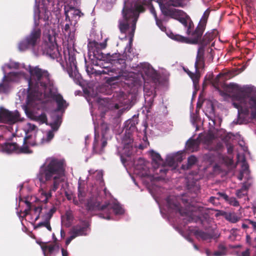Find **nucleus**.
Instances as JSON below:
<instances>
[{"mask_svg":"<svg viewBox=\"0 0 256 256\" xmlns=\"http://www.w3.org/2000/svg\"><path fill=\"white\" fill-rule=\"evenodd\" d=\"M8 66L10 69L15 70L10 72L8 75L10 80L19 82L25 80L28 83V89H21L18 92L20 101L26 100V106H24V110L27 116L41 124L46 122L47 120L46 114L36 112L35 109L38 110L40 108L42 92L49 81L48 71L40 68L38 66H26L11 60Z\"/></svg>","mask_w":256,"mask_h":256,"instance_id":"obj_1","label":"nucleus"},{"mask_svg":"<svg viewBox=\"0 0 256 256\" xmlns=\"http://www.w3.org/2000/svg\"><path fill=\"white\" fill-rule=\"evenodd\" d=\"M65 162L54 156L46 158L40 167L36 179L40 183L38 200L46 202L52 192L58 188L65 172Z\"/></svg>","mask_w":256,"mask_h":256,"instance_id":"obj_2","label":"nucleus"},{"mask_svg":"<svg viewBox=\"0 0 256 256\" xmlns=\"http://www.w3.org/2000/svg\"><path fill=\"white\" fill-rule=\"evenodd\" d=\"M146 4L145 0H132L130 2H124L122 10V18L119 20V28L124 36H120L122 40L128 39L124 50L126 57L131 60L134 57L132 54V46L136 22L140 12L144 10V6Z\"/></svg>","mask_w":256,"mask_h":256,"instance_id":"obj_3","label":"nucleus"},{"mask_svg":"<svg viewBox=\"0 0 256 256\" xmlns=\"http://www.w3.org/2000/svg\"><path fill=\"white\" fill-rule=\"evenodd\" d=\"M149 152L152 158V165L155 172L158 174V171L160 176H156L152 175L150 172L147 164L146 162L144 159L142 158H138L137 163L135 164L134 172L136 174L143 178V182L148 187L149 192L158 204L160 211L162 212L161 204L156 196L155 192L156 190L159 189V188L155 186L154 182L160 179L161 177L164 176V175L166 174L168 169L164 168L163 166V160L158 153L153 150H150Z\"/></svg>","mask_w":256,"mask_h":256,"instance_id":"obj_4","label":"nucleus"},{"mask_svg":"<svg viewBox=\"0 0 256 256\" xmlns=\"http://www.w3.org/2000/svg\"><path fill=\"white\" fill-rule=\"evenodd\" d=\"M86 197V191L81 186V180L80 178L78 198L76 197L73 198V202L74 204L82 208L84 207L88 210H100L102 212L99 214L100 217L108 220H114V216H120L124 214V209L116 201L101 205L97 198H92L88 200Z\"/></svg>","mask_w":256,"mask_h":256,"instance_id":"obj_5","label":"nucleus"},{"mask_svg":"<svg viewBox=\"0 0 256 256\" xmlns=\"http://www.w3.org/2000/svg\"><path fill=\"white\" fill-rule=\"evenodd\" d=\"M137 124L138 120L136 118L129 119L124 122L125 134L122 138L121 146L117 148V152L124 166H126V161L136 152L138 147L134 143L132 137V132L135 130Z\"/></svg>","mask_w":256,"mask_h":256,"instance_id":"obj_6","label":"nucleus"},{"mask_svg":"<svg viewBox=\"0 0 256 256\" xmlns=\"http://www.w3.org/2000/svg\"><path fill=\"white\" fill-rule=\"evenodd\" d=\"M166 208L168 211L174 212L179 213L180 215L185 216L184 220L188 222L196 221V220L194 209L186 198V195L182 196V198L178 196H170L166 200Z\"/></svg>","mask_w":256,"mask_h":256,"instance_id":"obj_7","label":"nucleus"},{"mask_svg":"<svg viewBox=\"0 0 256 256\" xmlns=\"http://www.w3.org/2000/svg\"><path fill=\"white\" fill-rule=\"evenodd\" d=\"M65 19L62 23L63 32L68 37L70 46H74L78 21L82 14L80 11L68 5L64 6Z\"/></svg>","mask_w":256,"mask_h":256,"instance_id":"obj_8","label":"nucleus"},{"mask_svg":"<svg viewBox=\"0 0 256 256\" xmlns=\"http://www.w3.org/2000/svg\"><path fill=\"white\" fill-rule=\"evenodd\" d=\"M20 120V118L17 110L10 112L2 108H0V122L5 123L6 126H0V130L4 134H0V141L8 140L10 136L18 135V126L16 122Z\"/></svg>","mask_w":256,"mask_h":256,"instance_id":"obj_9","label":"nucleus"},{"mask_svg":"<svg viewBox=\"0 0 256 256\" xmlns=\"http://www.w3.org/2000/svg\"><path fill=\"white\" fill-rule=\"evenodd\" d=\"M106 47L104 42H98L96 40H88V54L92 60L96 59L100 62L104 61L114 64H124V60L120 58V54L117 53L104 54L102 50Z\"/></svg>","mask_w":256,"mask_h":256,"instance_id":"obj_10","label":"nucleus"},{"mask_svg":"<svg viewBox=\"0 0 256 256\" xmlns=\"http://www.w3.org/2000/svg\"><path fill=\"white\" fill-rule=\"evenodd\" d=\"M54 100L56 104V111L52 113V117L54 120H56V116H55L56 111L64 112L68 104L63 98L61 94L58 93L56 87L54 84L53 82L50 80L48 84L46 86L42 92V103L40 104V108L43 107L44 104L48 102Z\"/></svg>","mask_w":256,"mask_h":256,"instance_id":"obj_11","label":"nucleus"},{"mask_svg":"<svg viewBox=\"0 0 256 256\" xmlns=\"http://www.w3.org/2000/svg\"><path fill=\"white\" fill-rule=\"evenodd\" d=\"M142 76L144 80V92L145 100L148 96L152 94L158 81V72L148 62L140 64V66Z\"/></svg>","mask_w":256,"mask_h":256,"instance_id":"obj_12","label":"nucleus"},{"mask_svg":"<svg viewBox=\"0 0 256 256\" xmlns=\"http://www.w3.org/2000/svg\"><path fill=\"white\" fill-rule=\"evenodd\" d=\"M92 120L94 124V138L93 142V152L97 154H101L103 152L104 148L107 144L106 140L111 138L112 134L110 130L108 128L107 124L102 122L100 125V128L102 130V138L100 140L98 134H96V128L94 121V118L93 114H92Z\"/></svg>","mask_w":256,"mask_h":256,"instance_id":"obj_13","label":"nucleus"},{"mask_svg":"<svg viewBox=\"0 0 256 256\" xmlns=\"http://www.w3.org/2000/svg\"><path fill=\"white\" fill-rule=\"evenodd\" d=\"M56 212V208L54 206L48 207H35L32 211L34 221L37 220L41 216L43 221L39 222L37 227H46L49 231L52 230L50 220L53 214Z\"/></svg>","mask_w":256,"mask_h":256,"instance_id":"obj_14","label":"nucleus"},{"mask_svg":"<svg viewBox=\"0 0 256 256\" xmlns=\"http://www.w3.org/2000/svg\"><path fill=\"white\" fill-rule=\"evenodd\" d=\"M64 58L66 64V70L71 78L74 82L79 81L80 75L76 66V62L74 52L71 50L67 49L64 51Z\"/></svg>","mask_w":256,"mask_h":256,"instance_id":"obj_15","label":"nucleus"},{"mask_svg":"<svg viewBox=\"0 0 256 256\" xmlns=\"http://www.w3.org/2000/svg\"><path fill=\"white\" fill-rule=\"evenodd\" d=\"M227 92H220L226 100H232V104L238 109V118H240V88L237 84L230 83L226 87Z\"/></svg>","mask_w":256,"mask_h":256,"instance_id":"obj_16","label":"nucleus"},{"mask_svg":"<svg viewBox=\"0 0 256 256\" xmlns=\"http://www.w3.org/2000/svg\"><path fill=\"white\" fill-rule=\"evenodd\" d=\"M122 66L121 68H114L110 66H104L100 70H96L93 68L86 66V71L88 75L94 74L95 75L108 74L110 77L109 79L111 81L117 80L123 74Z\"/></svg>","mask_w":256,"mask_h":256,"instance_id":"obj_17","label":"nucleus"},{"mask_svg":"<svg viewBox=\"0 0 256 256\" xmlns=\"http://www.w3.org/2000/svg\"><path fill=\"white\" fill-rule=\"evenodd\" d=\"M23 130L25 136L23 138V144L28 146L30 148L38 145L36 134L38 131L37 127L34 124L27 122L23 126Z\"/></svg>","mask_w":256,"mask_h":256,"instance_id":"obj_18","label":"nucleus"},{"mask_svg":"<svg viewBox=\"0 0 256 256\" xmlns=\"http://www.w3.org/2000/svg\"><path fill=\"white\" fill-rule=\"evenodd\" d=\"M89 232V224L88 221L80 222V224L72 227L70 232V236L66 241V245L77 236H86Z\"/></svg>","mask_w":256,"mask_h":256,"instance_id":"obj_19","label":"nucleus"},{"mask_svg":"<svg viewBox=\"0 0 256 256\" xmlns=\"http://www.w3.org/2000/svg\"><path fill=\"white\" fill-rule=\"evenodd\" d=\"M2 150L3 152L7 154L12 152L18 154H31L32 152L28 146H26V144H23L22 146L20 147L16 142L5 143L2 146Z\"/></svg>","mask_w":256,"mask_h":256,"instance_id":"obj_20","label":"nucleus"},{"mask_svg":"<svg viewBox=\"0 0 256 256\" xmlns=\"http://www.w3.org/2000/svg\"><path fill=\"white\" fill-rule=\"evenodd\" d=\"M204 52V50L203 46H200L198 50L197 56L194 64L195 73L191 72L190 71L187 72L194 83H196L200 78L199 74L197 72L198 68L202 67L204 64L203 58Z\"/></svg>","mask_w":256,"mask_h":256,"instance_id":"obj_21","label":"nucleus"},{"mask_svg":"<svg viewBox=\"0 0 256 256\" xmlns=\"http://www.w3.org/2000/svg\"><path fill=\"white\" fill-rule=\"evenodd\" d=\"M60 116H56V120H54V123L52 124V130L46 132V134L40 139V142H38V144L48 143L53 138L54 132L58 130L60 125Z\"/></svg>","mask_w":256,"mask_h":256,"instance_id":"obj_22","label":"nucleus"},{"mask_svg":"<svg viewBox=\"0 0 256 256\" xmlns=\"http://www.w3.org/2000/svg\"><path fill=\"white\" fill-rule=\"evenodd\" d=\"M10 63V62L8 64H5L2 68L4 73V76L2 78V82L0 83V94H7L10 90V86L9 84V82H12L8 78V75L10 72L6 74V69L8 68L10 70L8 66ZM11 70H14L12 72L15 70L14 68H12Z\"/></svg>","mask_w":256,"mask_h":256,"instance_id":"obj_23","label":"nucleus"},{"mask_svg":"<svg viewBox=\"0 0 256 256\" xmlns=\"http://www.w3.org/2000/svg\"><path fill=\"white\" fill-rule=\"evenodd\" d=\"M115 101L114 108L118 109L122 106H125L129 103L130 100L126 94L122 92H116L114 95Z\"/></svg>","mask_w":256,"mask_h":256,"instance_id":"obj_24","label":"nucleus"},{"mask_svg":"<svg viewBox=\"0 0 256 256\" xmlns=\"http://www.w3.org/2000/svg\"><path fill=\"white\" fill-rule=\"evenodd\" d=\"M244 151V158H241V170H242V174L241 173V180L242 177L247 178L249 174L248 166L246 162V158L250 156V153L246 146H242L241 145V152Z\"/></svg>","mask_w":256,"mask_h":256,"instance_id":"obj_25","label":"nucleus"},{"mask_svg":"<svg viewBox=\"0 0 256 256\" xmlns=\"http://www.w3.org/2000/svg\"><path fill=\"white\" fill-rule=\"evenodd\" d=\"M176 160L178 162H181L182 160V156L177 154H168L166 157V162H164L163 166L164 168L168 169L166 167L167 166L170 167L174 166Z\"/></svg>","mask_w":256,"mask_h":256,"instance_id":"obj_26","label":"nucleus"},{"mask_svg":"<svg viewBox=\"0 0 256 256\" xmlns=\"http://www.w3.org/2000/svg\"><path fill=\"white\" fill-rule=\"evenodd\" d=\"M237 74L238 73L235 74L232 72H228L225 73L220 74H218L215 78L214 82V84L215 87L217 88L219 84L222 83L228 79H230Z\"/></svg>","mask_w":256,"mask_h":256,"instance_id":"obj_27","label":"nucleus"},{"mask_svg":"<svg viewBox=\"0 0 256 256\" xmlns=\"http://www.w3.org/2000/svg\"><path fill=\"white\" fill-rule=\"evenodd\" d=\"M88 176H87V179L88 180L90 179H94L100 184L102 182L103 174L102 170H90L88 171Z\"/></svg>","mask_w":256,"mask_h":256,"instance_id":"obj_28","label":"nucleus"},{"mask_svg":"<svg viewBox=\"0 0 256 256\" xmlns=\"http://www.w3.org/2000/svg\"><path fill=\"white\" fill-rule=\"evenodd\" d=\"M194 234L198 239H201L204 240L210 241L212 238L210 234L202 230L196 231Z\"/></svg>","mask_w":256,"mask_h":256,"instance_id":"obj_29","label":"nucleus"},{"mask_svg":"<svg viewBox=\"0 0 256 256\" xmlns=\"http://www.w3.org/2000/svg\"><path fill=\"white\" fill-rule=\"evenodd\" d=\"M59 247L56 244H50L46 247L42 248L43 253L44 255L46 252H48L50 254H55L58 252Z\"/></svg>","mask_w":256,"mask_h":256,"instance_id":"obj_30","label":"nucleus"},{"mask_svg":"<svg viewBox=\"0 0 256 256\" xmlns=\"http://www.w3.org/2000/svg\"><path fill=\"white\" fill-rule=\"evenodd\" d=\"M198 146V142L194 140L190 139L186 144V148L191 152L197 150Z\"/></svg>","mask_w":256,"mask_h":256,"instance_id":"obj_31","label":"nucleus"},{"mask_svg":"<svg viewBox=\"0 0 256 256\" xmlns=\"http://www.w3.org/2000/svg\"><path fill=\"white\" fill-rule=\"evenodd\" d=\"M252 111V116L256 120V94L254 96L252 97L250 101Z\"/></svg>","mask_w":256,"mask_h":256,"instance_id":"obj_32","label":"nucleus"},{"mask_svg":"<svg viewBox=\"0 0 256 256\" xmlns=\"http://www.w3.org/2000/svg\"><path fill=\"white\" fill-rule=\"evenodd\" d=\"M102 2V6L104 10H108L112 8L116 0H99Z\"/></svg>","mask_w":256,"mask_h":256,"instance_id":"obj_33","label":"nucleus"},{"mask_svg":"<svg viewBox=\"0 0 256 256\" xmlns=\"http://www.w3.org/2000/svg\"><path fill=\"white\" fill-rule=\"evenodd\" d=\"M226 254V248L222 244H220L218 246V250L215 252L213 256H224Z\"/></svg>","mask_w":256,"mask_h":256,"instance_id":"obj_34","label":"nucleus"},{"mask_svg":"<svg viewBox=\"0 0 256 256\" xmlns=\"http://www.w3.org/2000/svg\"><path fill=\"white\" fill-rule=\"evenodd\" d=\"M28 198H26L25 200H23L22 198L20 199V202H24V203L26 205V208L24 210V216H26L27 215H28L29 214V213L30 212L31 208H32V203L28 200Z\"/></svg>","mask_w":256,"mask_h":256,"instance_id":"obj_35","label":"nucleus"},{"mask_svg":"<svg viewBox=\"0 0 256 256\" xmlns=\"http://www.w3.org/2000/svg\"><path fill=\"white\" fill-rule=\"evenodd\" d=\"M242 226L244 228H252L254 230H256V222L250 220H247L245 223L242 224Z\"/></svg>","mask_w":256,"mask_h":256,"instance_id":"obj_36","label":"nucleus"},{"mask_svg":"<svg viewBox=\"0 0 256 256\" xmlns=\"http://www.w3.org/2000/svg\"><path fill=\"white\" fill-rule=\"evenodd\" d=\"M225 218L232 222H236L238 220V218L234 213H225Z\"/></svg>","mask_w":256,"mask_h":256,"instance_id":"obj_37","label":"nucleus"},{"mask_svg":"<svg viewBox=\"0 0 256 256\" xmlns=\"http://www.w3.org/2000/svg\"><path fill=\"white\" fill-rule=\"evenodd\" d=\"M238 234L239 230L238 229H232L230 232V239L232 241L236 240L237 237L239 236Z\"/></svg>","mask_w":256,"mask_h":256,"instance_id":"obj_38","label":"nucleus"},{"mask_svg":"<svg viewBox=\"0 0 256 256\" xmlns=\"http://www.w3.org/2000/svg\"><path fill=\"white\" fill-rule=\"evenodd\" d=\"M197 159L194 156H191L188 159V168H189L196 162Z\"/></svg>","mask_w":256,"mask_h":256,"instance_id":"obj_39","label":"nucleus"},{"mask_svg":"<svg viewBox=\"0 0 256 256\" xmlns=\"http://www.w3.org/2000/svg\"><path fill=\"white\" fill-rule=\"evenodd\" d=\"M229 204L233 206H238L239 205V202L234 198L231 197L228 198V200L226 201Z\"/></svg>","mask_w":256,"mask_h":256,"instance_id":"obj_40","label":"nucleus"},{"mask_svg":"<svg viewBox=\"0 0 256 256\" xmlns=\"http://www.w3.org/2000/svg\"><path fill=\"white\" fill-rule=\"evenodd\" d=\"M240 247V244H236V245H230L229 246V248H232V249H238V250H234L232 252V253L234 255H236V256H240V254H239V248Z\"/></svg>","mask_w":256,"mask_h":256,"instance_id":"obj_41","label":"nucleus"},{"mask_svg":"<svg viewBox=\"0 0 256 256\" xmlns=\"http://www.w3.org/2000/svg\"><path fill=\"white\" fill-rule=\"evenodd\" d=\"M143 141V144H140L138 146V147L140 149L143 150L144 148H146L149 145V142L148 141L146 137L144 138Z\"/></svg>","mask_w":256,"mask_h":256,"instance_id":"obj_42","label":"nucleus"},{"mask_svg":"<svg viewBox=\"0 0 256 256\" xmlns=\"http://www.w3.org/2000/svg\"><path fill=\"white\" fill-rule=\"evenodd\" d=\"M156 24L158 26V27L160 28V29L161 30L162 32H166V27L164 25L162 22L160 20H158V19L156 20Z\"/></svg>","mask_w":256,"mask_h":256,"instance_id":"obj_43","label":"nucleus"},{"mask_svg":"<svg viewBox=\"0 0 256 256\" xmlns=\"http://www.w3.org/2000/svg\"><path fill=\"white\" fill-rule=\"evenodd\" d=\"M206 116H207L208 118V119L209 124L212 127L214 126L215 124L214 120L212 116H208L207 114H206Z\"/></svg>","mask_w":256,"mask_h":256,"instance_id":"obj_44","label":"nucleus"},{"mask_svg":"<svg viewBox=\"0 0 256 256\" xmlns=\"http://www.w3.org/2000/svg\"><path fill=\"white\" fill-rule=\"evenodd\" d=\"M252 91V88L251 87L248 88H241V94L244 92H246V93H250Z\"/></svg>","mask_w":256,"mask_h":256,"instance_id":"obj_45","label":"nucleus"},{"mask_svg":"<svg viewBox=\"0 0 256 256\" xmlns=\"http://www.w3.org/2000/svg\"><path fill=\"white\" fill-rule=\"evenodd\" d=\"M218 196H220V197L222 198H224L226 201L227 200H228V198H229L228 196H227L225 193L224 192H218Z\"/></svg>","mask_w":256,"mask_h":256,"instance_id":"obj_46","label":"nucleus"},{"mask_svg":"<svg viewBox=\"0 0 256 256\" xmlns=\"http://www.w3.org/2000/svg\"><path fill=\"white\" fill-rule=\"evenodd\" d=\"M150 12L152 13V14L154 16L155 20H158L156 12L153 6L150 8Z\"/></svg>","mask_w":256,"mask_h":256,"instance_id":"obj_47","label":"nucleus"},{"mask_svg":"<svg viewBox=\"0 0 256 256\" xmlns=\"http://www.w3.org/2000/svg\"><path fill=\"white\" fill-rule=\"evenodd\" d=\"M172 38L180 42L184 41V38L180 36H176L174 38Z\"/></svg>","mask_w":256,"mask_h":256,"instance_id":"obj_48","label":"nucleus"},{"mask_svg":"<svg viewBox=\"0 0 256 256\" xmlns=\"http://www.w3.org/2000/svg\"><path fill=\"white\" fill-rule=\"evenodd\" d=\"M218 200L216 197H214V196H211L210 198V200H209V202L211 203H212V204H214L215 203H214V200Z\"/></svg>","mask_w":256,"mask_h":256,"instance_id":"obj_49","label":"nucleus"},{"mask_svg":"<svg viewBox=\"0 0 256 256\" xmlns=\"http://www.w3.org/2000/svg\"><path fill=\"white\" fill-rule=\"evenodd\" d=\"M62 256H68V252L66 250H64V248L62 249Z\"/></svg>","mask_w":256,"mask_h":256,"instance_id":"obj_50","label":"nucleus"},{"mask_svg":"<svg viewBox=\"0 0 256 256\" xmlns=\"http://www.w3.org/2000/svg\"><path fill=\"white\" fill-rule=\"evenodd\" d=\"M241 256H249V250H247L243 252Z\"/></svg>","mask_w":256,"mask_h":256,"instance_id":"obj_51","label":"nucleus"},{"mask_svg":"<svg viewBox=\"0 0 256 256\" xmlns=\"http://www.w3.org/2000/svg\"><path fill=\"white\" fill-rule=\"evenodd\" d=\"M250 186V184H244L243 186H242V188H244V190H246L248 188V187Z\"/></svg>","mask_w":256,"mask_h":256,"instance_id":"obj_52","label":"nucleus"},{"mask_svg":"<svg viewBox=\"0 0 256 256\" xmlns=\"http://www.w3.org/2000/svg\"><path fill=\"white\" fill-rule=\"evenodd\" d=\"M66 198H67L68 200H71L72 197V196H70V194H68L67 192H66Z\"/></svg>","mask_w":256,"mask_h":256,"instance_id":"obj_53","label":"nucleus"},{"mask_svg":"<svg viewBox=\"0 0 256 256\" xmlns=\"http://www.w3.org/2000/svg\"><path fill=\"white\" fill-rule=\"evenodd\" d=\"M89 138V136H86L85 138V140H86V144H87V141L88 140Z\"/></svg>","mask_w":256,"mask_h":256,"instance_id":"obj_54","label":"nucleus"},{"mask_svg":"<svg viewBox=\"0 0 256 256\" xmlns=\"http://www.w3.org/2000/svg\"><path fill=\"white\" fill-rule=\"evenodd\" d=\"M210 106H211V109H210V112H212V114H213V112H214L213 106H212V104H210Z\"/></svg>","mask_w":256,"mask_h":256,"instance_id":"obj_55","label":"nucleus"},{"mask_svg":"<svg viewBox=\"0 0 256 256\" xmlns=\"http://www.w3.org/2000/svg\"><path fill=\"white\" fill-rule=\"evenodd\" d=\"M186 240H187L188 241H189V242H192V240L191 238H190L189 237H186Z\"/></svg>","mask_w":256,"mask_h":256,"instance_id":"obj_56","label":"nucleus"},{"mask_svg":"<svg viewBox=\"0 0 256 256\" xmlns=\"http://www.w3.org/2000/svg\"><path fill=\"white\" fill-rule=\"evenodd\" d=\"M249 238H250V236H246V240H247L248 242H249Z\"/></svg>","mask_w":256,"mask_h":256,"instance_id":"obj_57","label":"nucleus"},{"mask_svg":"<svg viewBox=\"0 0 256 256\" xmlns=\"http://www.w3.org/2000/svg\"><path fill=\"white\" fill-rule=\"evenodd\" d=\"M194 246L196 250H198V248L196 244H194Z\"/></svg>","mask_w":256,"mask_h":256,"instance_id":"obj_58","label":"nucleus"},{"mask_svg":"<svg viewBox=\"0 0 256 256\" xmlns=\"http://www.w3.org/2000/svg\"><path fill=\"white\" fill-rule=\"evenodd\" d=\"M206 253L208 256L210 255V252L208 250L206 251Z\"/></svg>","mask_w":256,"mask_h":256,"instance_id":"obj_59","label":"nucleus"},{"mask_svg":"<svg viewBox=\"0 0 256 256\" xmlns=\"http://www.w3.org/2000/svg\"><path fill=\"white\" fill-rule=\"evenodd\" d=\"M237 194H238L240 192V190H236Z\"/></svg>","mask_w":256,"mask_h":256,"instance_id":"obj_60","label":"nucleus"},{"mask_svg":"<svg viewBox=\"0 0 256 256\" xmlns=\"http://www.w3.org/2000/svg\"><path fill=\"white\" fill-rule=\"evenodd\" d=\"M240 154H237V157H238V159H239V157H240Z\"/></svg>","mask_w":256,"mask_h":256,"instance_id":"obj_61","label":"nucleus"},{"mask_svg":"<svg viewBox=\"0 0 256 256\" xmlns=\"http://www.w3.org/2000/svg\"><path fill=\"white\" fill-rule=\"evenodd\" d=\"M62 233H63V231L61 230L60 234H61L62 236Z\"/></svg>","mask_w":256,"mask_h":256,"instance_id":"obj_62","label":"nucleus"},{"mask_svg":"<svg viewBox=\"0 0 256 256\" xmlns=\"http://www.w3.org/2000/svg\"><path fill=\"white\" fill-rule=\"evenodd\" d=\"M206 36H204V38L206 39Z\"/></svg>","mask_w":256,"mask_h":256,"instance_id":"obj_63","label":"nucleus"},{"mask_svg":"<svg viewBox=\"0 0 256 256\" xmlns=\"http://www.w3.org/2000/svg\"><path fill=\"white\" fill-rule=\"evenodd\" d=\"M254 212H256V208H255Z\"/></svg>","mask_w":256,"mask_h":256,"instance_id":"obj_64","label":"nucleus"}]
</instances>
